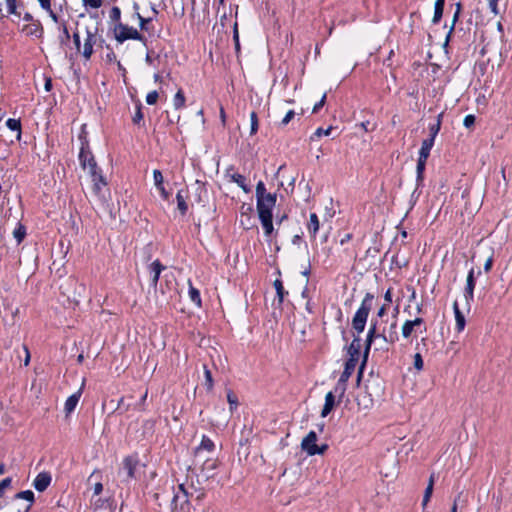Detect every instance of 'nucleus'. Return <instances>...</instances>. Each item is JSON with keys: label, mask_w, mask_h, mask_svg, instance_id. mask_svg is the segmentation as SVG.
Here are the masks:
<instances>
[{"label": "nucleus", "mask_w": 512, "mask_h": 512, "mask_svg": "<svg viewBox=\"0 0 512 512\" xmlns=\"http://www.w3.org/2000/svg\"><path fill=\"white\" fill-rule=\"evenodd\" d=\"M373 299L374 296L370 293H367L352 319V327L357 331L358 334L362 333L365 329L367 318L372 308Z\"/></svg>", "instance_id": "nucleus-1"}, {"label": "nucleus", "mask_w": 512, "mask_h": 512, "mask_svg": "<svg viewBox=\"0 0 512 512\" xmlns=\"http://www.w3.org/2000/svg\"><path fill=\"white\" fill-rule=\"evenodd\" d=\"M79 138L81 141V148H80V152H79L80 165L89 174L92 172L95 173V171L98 169H97V165L94 160V157L88 149V143H87L85 137L80 136Z\"/></svg>", "instance_id": "nucleus-2"}, {"label": "nucleus", "mask_w": 512, "mask_h": 512, "mask_svg": "<svg viewBox=\"0 0 512 512\" xmlns=\"http://www.w3.org/2000/svg\"><path fill=\"white\" fill-rule=\"evenodd\" d=\"M317 434L314 431H310L307 436L302 440L301 447L302 449L310 456L316 454H323L327 449V445H323L322 447H318L316 444Z\"/></svg>", "instance_id": "nucleus-3"}, {"label": "nucleus", "mask_w": 512, "mask_h": 512, "mask_svg": "<svg viewBox=\"0 0 512 512\" xmlns=\"http://www.w3.org/2000/svg\"><path fill=\"white\" fill-rule=\"evenodd\" d=\"M115 37H116V40L119 42H124L125 40H128V39H133V40L141 39L140 33L135 28L129 27V26L121 24V23L115 27Z\"/></svg>", "instance_id": "nucleus-4"}, {"label": "nucleus", "mask_w": 512, "mask_h": 512, "mask_svg": "<svg viewBox=\"0 0 512 512\" xmlns=\"http://www.w3.org/2000/svg\"><path fill=\"white\" fill-rule=\"evenodd\" d=\"M276 204V195L265 196L257 200V212L259 218L272 216V210Z\"/></svg>", "instance_id": "nucleus-5"}, {"label": "nucleus", "mask_w": 512, "mask_h": 512, "mask_svg": "<svg viewBox=\"0 0 512 512\" xmlns=\"http://www.w3.org/2000/svg\"><path fill=\"white\" fill-rule=\"evenodd\" d=\"M85 38H84V45H83V51L82 55L89 59L91 55L93 54V47L97 44L99 37L95 31H91L90 29H86L85 31Z\"/></svg>", "instance_id": "nucleus-6"}, {"label": "nucleus", "mask_w": 512, "mask_h": 512, "mask_svg": "<svg viewBox=\"0 0 512 512\" xmlns=\"http://www.w3.org/2000/svg\"><path fill=\"white\" fill-rule=\"evenodd\" d=\"M474 288H475V270L471 269L468 272L467 279H466V287L464 292V297L467 306H470V302L473 300L474 297Z\"/></svg>", "instance_id": "nucleus-7"}, {"label": "nucleus", "mask_w": 512, "mask_h": 512, "mask_svg": "<svg viewBox=\"0 0 512 512\" xmlns=\"http://www.w3.org/2000/svg\"><path fill=\"white\" fill-rule=\"evenodd\" d=\"M423 326V319L422 318H416L414 320H407L404 322L402 326V336L404 338L410 337L414 332L417 330H420V328Z\"/></svg>", "instance_id": "nucleus-8"}, {"label": "nucleus", "mask_w": 512, "mask_h": 512, "mask_svg": "<svg viewBox=\"0 0 512 512\" xmlns=\"http://www.w3.org/2000/svg\"><path fill=\"white\" fill-rule=\"evenodd\" d=\"M379 334H381V332H378V330H377V321L372 320L369 330H368V333H367V338H366V347H365V352H364L365 358L367 357V355L369 353L372 342L375 339H381Z\"/></svg>", "instance_id": "nucleus-9"}, {"label": "nucleus", "mask_w": 512, "mask_h": 512, "mask_svg": "<svg viewBox=\"0 0 512 512\" xmlns=\"http://www.w3.org/2000/svg\"><path fill=\"white\" fill-rule=\"evenodd\" d=\"M51 483V475L47 472L39 473L36 478L33 481L34 488L39 491L43 492L47 489V487Z\"/></svg>", "instance_id": "nucleus-10"}, {"label": "nucleus", "mask_w": 512, "mask_h": 512, "mask_svg": "<svg viewBox=\"0 0 512 512\" xmlns=\"http://www.w3.org/2000/svg\"><path fill=\"white\" fill-rule=\"evenodd\" d=\"M90 176H91V179L93 182V187H92L93 192L96 195H100L102 188L106 186L104 177L102 176V174L100 173L99 170H96L95 173H93V172L90 173Z\"/></svg>", "instance_id": "nucleus-11"}, {"label": "nucleus", "mask_w": 512, "mask_h": 512, "mask_svg": "<svg viewBox=\"0 0 512 512\" xmlns=\"http://www.w3.org/2000/svg\"><path fill=\"white\" fill-rule=\"evenodd\" d=\"M397 322L394 321L389 328L388 333L383 330L379 336L381 337V340H383L385 343L393 344L398 340V334L396 331Z\"/></svg>", "instance_id": "nucleus-12"}, {"label": "nucleus", "mask_w": 512, "mask_h": 512, "mask_svg": "<svg viewBox=\"0 0 512 512\" xmlns=\"http://www.w3.org/2000/svg\"><path fill=\"white\" fill-rule=\"evenodd\" d=\"M357 362H354V359H348L345 363L344 371L342 372L338 384H345L349 377L355 370Z\"/></svg>", "instance_id": "nucleus-13"}, {"label": "nucleus", "mask_w": 512, "mask_h": 512, "mask_svg": "<svg viewBox=\"0 0 512 512\" xmlns=\"http://www.w3.org/2000/svg\"><path fill=\"white\" fill-rule=\"evenodd\" d=\"M149 269L151 274V283L153 286H156L164 266L158 260H155L150 264Z\"/></svg>", "instance_id": "nucleus-14"}, {"label": "nucleus", "mask_w": 512, "mask_h": 512, "mask_svg": "<svg viewBox=\"0 0 512 512\" xmlns=\"http://www.w3.org/2000/svg\"><path fill=\"white\" fill-rule=\"evenodd\" d=\"M360 349H361V340L359 337H356L353 339L350 346L348 347L349 359H354V362H358L359 355H360Z\"/></svg>", "instance_id": "nucleus-15"}, {"label": "nucleus", "mask_w": 512, "mask_h": 512, "mask_svg": "<svg viewBox=\"0 0 512 512\" xmlns=\"http://www.w3.org/2000/svg\"><path fill=\"white\" fill-rule=\"evenodd\" d=\"M335 403L334 393L332 391L328 392L325 396V403L321 411V416L326 417L333 410Z\"/></svg>", "instance_id": "nucleus-16"}, {"label": "nucleus", "mask_w": 512, "mask_h": 512, "mask_svg": "<svg viewBox=\"0 0 512 512\" xmlns=\"http://www.w3.org/2000/svg\"><path fill=\"white\" fill-rule=\"evenodd\" d=\"M80 396H81V392L78 391L68 397V399L65 402V406H64V410L67 414H70L75 409V407L77 406V404L79 402Z\"/></svg>", "instance_id": "nucleus-17"}, {"label": "nucleus", "mask_w": 512, "mask_h": 512, "mask_svg": "<svg viewBox=\"0 0 512 512\" xmlns=\"http://www.w3.org/2000/svg\"><path fill=\"white\" fill-rule=\"evenodd\" d=\"M453 310L455 314L456 329L460 332L465 327V317L460 311L457 301L453 303Z\"/></svg>", "instance_id": "nucleus-18"}, {"label": "nucleus", "mask_w": 512, "mask_h": 512, "mask_svg": "<svg viewBox=\"0 0 512 512\" xmlns=\"http://www.w3.org/2000/svg\"><path fill=\"white\" fill-rule=\"evenodd\" d=\"M320 223L318 216L315 213L310 214L309 222H308V232L310 236L315 237L317 232L319 231Z\"/></svg>", "instance_id": "nucleus-19"}, {"label": "nucleus", "mask_w": 512, "mask_h": 512, "mask_svg": "<svg viewBox=\"0 0 512 512\" xmlns=\"http://www.w3.org/2000/svg\"><path fill=\"white\" fill-rule=\"evenodd\" d=\"M433 145H434L433 138H427V139L423 140L420 151H419V157L428 159Z\"/></svg>", "instance_id": "nucleus-20"}, {"label": "nucleus", "mask_w": 512, "mask_h": 512, "mask_svg": "<svg viewBox=\"0 0 512 512\" xmlns=\"http://www.w3.org/2000/svg\"><path fill=\"white\" fill-rule=\"evenodd\" d=\"M445 0H436L434 4V15L432 18V23L437 24L442 18L443 10H444Z\"/></svg>", "instance_id": "nucleus-21"}, {"label": "nucleus", "mask_w": 512, "mask_h": 512, "mask_svg": "<svg viewBox=\"0 0 512 512\" xmlns=\"http://www.w3.org/2000/svg\"><path fill=\"white\" fill-rule=\"evenodd\" d=\"M176 200L178 210L181 212L182 215L186 214L188 210V205L186 203V196L183 194L182 190L177 192Z\"/></svg>", "instance_id": "nucleus-22"}, {"label": "nucleus", "mask_w": 512, "mask_h": 512, "mask_svg": "<svg viewBox=\"0 0 512 512\" xmlns=\"http://www.w3.org/2000/svg\"><path fill=\"white\" fill-rule=\"evenodd\" d=\"M272 217L273 216L259 218L260 221H261L262 227L264 229L265 236L268 237V238L271 237V234H272V232L274 230L273 222H272Z\"/></svg>", "instance_id": "nucleus-23"}, {"label": "nucleus", "mask_w": 512, "mask_h": 512, "mask_svg": "<svg viewBox=\"0 0 512 512\" xmlns=\"http://www.w3.org/2000/svg\"><path fill=\"white\" fill-rule=\"evenodd\" d=\"M231 181L236 183L244 192H249V188L246 183V178L238 173H234L231 176Z\"/></svg>", "instance_id": "nucleus-24"}, {"label": "nucleus", "mask_w": 512, "mask_h": 512, "mask_svg": "<svg viewBox=\"0 0 512 512\" xmlns=\"http://www.w3.org/2000/svg\"><path fill=\"white\" fill-rule=\"evenodd\" d=\"M15 498L24 499L29 502V505L25 508V511L27 512L34 502V493L31 490L21 491L15 495Z\"/></svg>", "instance_id": "nucleus-25"}, {"label": "nucleus", "mask_w": 512, "mask_h": 512, "mask_svg": "<svg viewBox=\"0 0 512 512\" xmlns=\"http://www.w3.org/2000/svg\"><path fill=\"white\" fill-rule=\"evenodd\" d=\"M215 448L214 442L207 436H203L197 451L205 450L207 452H212Z\"/></svg>", "instance_id": "nucleus-26"}, {"label": "nucleus", "mask_w": 512, "mask_h": 512, "mask_svg": "<svg viewBox=\"0 0 512 512\" xmlns=\"http://www.w3.org/2000/svg\"><path fill=\"white\" fill-rule=\"evenodd\" d=\"M460 11H461V5L457 4L456 11H455V13L453 15L452 24H451V27H450V29L448 31L447 36H446L445 44L444 45H447L448 42L450 41L451 35H452L453 31H454L455 23L457 22V20L459 18Z\"/></svg>", "instance_id": "nucleus-27"}, {"label": "nucleus", "mask_w": 512, "mask_h": 512, "mask_svg": "<svg viewBox=\"0 0 512 512\" xmlns=\"http://www.w3.org/2000/svg\"><path fill=\"white\" fill-rule=\"evenodd\" d=\"M185 96L182 90H178L173 98V106L175 109H181L185 105Z\"/></svg>", "instance_id": "nucleus-28"}, {"label": "nucleus", "mask_w": 512, "mask_h": 512, "mask_svg": "<svg viewBox=\"0 0 512 512\" xmlns=\"http://www.w3.org/2000/svg\"><path fill=\"white\" fill-rule=\"evenodd\" d=\"M204 386L206 387L207 391H211L214 386L211 371L207 368V366H204Z\"/></svg>", "instance_id": "nucleus-29"}, {"label": "nucleus", "mask_w": 512, "mask_h": 512, "mask_svg": "<svg viewBox=\"0 0 512 512\" xmlns=\"http://www.w3.org/2000/svg\"><path fill=\"white\" fill-rule=\"evenodd\" d=\"M433 484H434V479H433V476L430 477V480H429V483H428V486L425 490V493H424V497H423V501H422V505L423 507H425L427 505V503L429 502L431 496H432V493H433Z\"/></svg>", "instance_id": "nucleus-30"}, {"label": "nucleus", "mask_w": 512, "mask_h": 512, "mask_svg": "<svg viewBox=\"0 0 512 512\" xmlns=\"http://www.w3.org/2000/svg\"><path fill=\"white\" fill-rule=\"evenodd\" d=\"M426 161H427V159H425V158H420V157L418 158L417 167H416L418 182H421L423 180V173L425 170Z\"/></svg>", "instance_id": "nucleus-31"}, {"label": "nucleus", "mask_w": 512, "mask_h": 512, "mask_svg": "<svg viewBox=\"0 0 512 512\" xmlns=\"http://www.w3.org/2000/svg\"><path fill=\"white\" fill-rule=\"evenodd\" d=\"M333 130V127H328L327 129L318 128L310 137L311 141H315L316 139L322 137V136H329L331 135V132Z\"/></svg>", "instance_id": "nucleus-32"}, {"label": "nucleus", "mask_w": 512, "mask_h": 512, "mask_svg": "<svg viewBox=\"0 0 512 512\" xmlns=\"http://www.w3.org/2000/svg\"><path fill=\"white\" fill-rule=\"evenodd\" d=\"M272 193H268L266 191V187L262 181L258 182L256 185V198L257 200L265 198V196H271Z\"/></svg>", "instance_id": "nucleus-33"}, {"label": "nucleus", "mask_w": 512, "mask_h": 512, "mask_svg": "<svg viewBox=\"0 0 512 512\" xmlns=\"http://www.w3.org/2000/svg\"><path fill=\"white\" fill-rule=\"evenodd\" d=\"M274 287H275V290L277 293L278 301H279V303H282L284 300L285 294H287V292H285V290H284L282 282L278 279L275 280Z\"/></svg>", "instance_id": "nucleus-34"}, {"label": "nucleus", "mask_w": 512, "mask_h": 512, "mask_svg": "<svg viewBox=\"0 0 512 512\" xmlns=\"http://www.w3.org/2000/svg\"><path fill=\"white\" fill-rule=\"evenodd\" d=\"M189 297H190L191 301L193 303H195L197 306L201 305L200 293L196 288H194L192 286H190V289H189Z\"/></svg>", "instance_id": "nucleus-35"}, {"label": "nucleus", "mask_w": 512, "mask_h": 512, "mask_svg": "<svg viewBox=\"0 0 512 512\" xmlns=\"http://www.w3.org/2000/svg\"><path fill=\"white\" fill-rule=\"evenodd\" d=\"M227 401H228L229 406H230V411L233 412V410L236 409L237 406H238V398L230 390L227 392Z\"/></svg>", "instance_id": "nucleus-36"}, {"label": "nucleus", "mask_w": 512, "mask_h": 512, "mask_svg": "<svg viewBox=\"0 0 512 512\" xmlns=\"http://www.w3.org/2000/svg\"><path fill=\"white\" fill-rule=\"evenodd\" d=\"M5 8L8 14H17L16 0H5Z\"/></svg>", "instance_id": "nucleus-37"}, {"label": "nucleus", "mask_w": 512, "mask_h": 512, "mask_svg": "<svg viewBox=\"0 0 512 512\" xmlns=\"http://www.w3.org/2000/svg\"><path fill=\"white\" fill-rule=\"evenodd\" d=\"M158 98H159V94H158V92H157V91H155V90H154V91H151V92H149V93L147 94V96H146V102H147V104H149V105H154V104H156V103H157Z\"/></svg>", "instance_id": "nucleus-38"}, {"label": "nucleus", "mask_w": 512, "mask_h": 512, "mask_svg": "<svg viewBox=\"0 0 512 512\" xmlns=\"http://www.w3.org/2000/svg\"><path fill=\"white\" fill-rule=\"evenodd\" d=\"M6 125L9 129L13 131H20L21 128L20 121L16 119H8Z\"/></svg>", "instance_id": "nucleus-39"}, {"label": "nucleus", "mask_w": 512, "mask_h": 512, "mask_svg": "<svg viewBox=\"0 0 512 512\" xmlns=\"http://www.w3.org/2000/svg\"><path fill=\"white\" fill-rule=\"evenodd\" d=\"M124 467H125V469L127 471L128 477L129 478H133L134 477V469H135V467H134V465H133V463H132V461L130 459H126L124 461Z\"/></svg>", "instance_id": "nucleus-40"}, {"label": "nucleus", "mask_w": 512, "mask_h": 512, "mask_svg": "<svg viewBox=\"0 0 512 512\" xmlns=\"http://www.w3.org/2000/svg\"><path fill=\"white\" fill-rule=\"evenodd\" d=\"M250 122H251V134H255L258 129V118L255 112L250 114Z\"/></svg>", "instance_id": "nucleus-41"}, {"label": "nucleus", "mask_w": 512, "mask_h": 512, "mask_svg": "<svg viewBox=\"0 0 512 512\" xmlns=\"http://www.w3.org/2000/svg\"><path fill=\"white\" fill-rule=\"evenodd\" d=\"M155 187H156V189L158 190V192L160 193L161 197L164 200H168L169 199L170 193L165 189L164 182L162 184L155 185Z\"/></svg>", "instance_id": "nucleus-42"}, {"label": "nucleus", "mask_w": 512, "mask_h": 512, "mask_svg": "<svg viewBox=\"0 0 512 512\" xmlns=\"http://www.w3.org/2000/svg\"><path fill=\"white\" fill-rule=\"evenodd\" d=\"M153 181L154 185L162 184L164 182V177L160 170L155 169L153 171Z\"/></svg>", "instance_id": "nucleus-43"}, {"label": "nucleus", "mask_w": 512, "mask_h": 512, "mask_svg": "<svg viewBox=\"0 0 512 512\" xmlns=\"http://www.w3.org/2000/svg\"><path fill=\"white\" fill-rule=\"evenodd\" d=\"M11 478H5L3 479L2 481H0V497H2V495L4 494L5 490L10 487L11 485Z\"/></svg>", "instance_id": "nucleus-44"}, {"label": "nucleus", "mask_w": 512, "mask_h": 512, "mask_svg": "<svg viewBox=\"0 0 512 512\" xmlns=\"http://www.w3.org/2000/svg\"><path fill=\"white\" fill-rule=\"evenodd\" d=\"M25 236V229L22 226H19L14 230V237L17 239V242L20 243Z\"/></svg>", "instance_id": "nucleus-45"}, {"label": "nucleus", "mask_w": 512, "mask_h": 512, "mask_svg": "<svg viewBox=\"0 0 512 512\" xmlns=\"http://www.w3.org/2000/svg\"><path fill=\"white\" fill-rule=\"evenodd\" d=\"M102 2H103L102 0H83V4L85 6H88V7L94 8V9L101 7Z\"/></svg>", "instance_id": "nucleus-46"}, {"label": "nucleus", "mask_w": 512, "mask_h": 512, "mask_svg": "<svg viewBox=\"0 0 512 512\" xmlns=\"http://www.w3.org/2000/svg\"><path fill=\"white\" fill-rule=\"evenodd\" d=\"M475 123V116L472 115V114H469V115H466L464 120H463V125L466 127V128H471Z\"/></svg>", "instance_id": "nucleus-47"}, {"label": "nucleus", "mask_w": 512, "mask_h": 512, "mask_svg": "<svg viewBox=\"0 0 512 512\" xmlns=\"http://www.w3.org/2000/svg\"><path fill=\"white\" fill-rule=\"evenodd\" d=\"M414 367L417 370H422V368H423V359H422V356L420 353H416L414 355Z\"/></svg>", "instance_id": "nucleus-48"}, {"label": "nucleus", "mask_w": 512, "mask_h": 512, "mask_svg": "<svg viewBox=\"0 0 512 512\" xmlns=\"http://www.w3.org/2000/svg\"><path fill=\"white\" fill-rule=\"evenodd\" d=\"M294 116H295L294 111L293 110H289L286 113V115L284 116V118L282 119L281 124L282 125H287L293 119Z\"/></svg>", "instance_id": "nucleus-49"}, {"label": "nucleus", "mask_w": 512, "mask_h": 512, "mask_svg": "<svg viewBox=\"0 0 512 512\" xmlns=\"http://www.w3.org/2000/svg\"><path fill=\"white\" fill-rule=\"evenodd\" d=\"M325 100H326V94H324L322 96L321 100L314 105L312 112L317 113L319 111V109L322 108L323 105L325 104Z\"/></svg>", "instance_id": "nucleus-50"}, {"label": "nucleus", "mask_w": 512, "mask_h": 512, "mask_svg": "<svg viewBox=\"0 0 512 512\" xmlns=\"http://www.w3.org/2000/svg\"><path fill=\"white\" fill-rule=\"evenodd\" d=\"M499 0H489V7H490V10L491 12L494 14V15H497L499 13L498 11V5H497V2Z\"/></svg>", "instance_id": "nucleus-51"}, {"label": "nucleus", "mask_w": 512, "mask_h": 512, "mask_svg": "<svg viewBox=\"0 0 512 512\" xmlns=\"http://www.w3.org/2000/svg\"><path fill=\"white\" fill-rule=\"evenodd\" d=\"M439 129H440V122H438L436 125L431 126L430 127L431 135L429 138H433V141H434Z\"/></svg>", "instance_id": "nucleus-52"}, {"label": "nucleus", "mask_w": 512, "mask_h": 512, "mask_svg": "<svg viewBox=\"0 0 512 512\" xmlns=\"http://www.w3.org/2000/svg\"><path fill=\"white\" fill-rule=\"evenodd\" d=\"M217 467V464L215 461H210V460H207L205 463H204V466H203V469H206V470H214L216 469Z\"/></svg>", "instance_id": "nucleus-53"}, {"label": "nucleus", "mask_w": 512, "mask_h": 512, "mask_svg": "<svg viewBox=\"0 0 512 512\" xmlns=\"http://www.w3.org/2000/svg\"><path fill=\"white\" fill-rule=\"evenodd\" d=\"M103 491V485L100 482H97L93 486V493L94 495H99Z\"/></svg>", "instance_id": "nucleus-54"}, {"label": "nucleus", "mask_w": 512, "mask_h": 512, "mask_svg": "<svg viewBox=\"0 0 512 512\" xmlns=\"http://www.w3.org/2000/svg\"><path fill=\"white\" fill-rule=\"evenodd\" d=\"M492 265H493V258L490 256L485 264H484V271L485 272H489L491 269H492Z\"/></svg>", "instance_id": "nucleus-55"}, {"label": "nucleus", "mask_w": 512, "mask_h": 512, "mask_svg": "<svg viewBox=\"0 0 512 512\" xmlns=\"http://www.w3.org/2000/svg\"><path fill=\"white\" fill-rule=\"evenodd\" d=\"M352 239V234L346 233L343 235V237L340 239V245H345Z\"/></svg>", "instance_id": "nucleus-56"}, {"label": "nucleus", "mask_w": 512, "mask_h": 512, "mask_svg": "<svg viewBox=\"0 0 512 512\" xmlns=\"http://www.w3.org/2000/svg\"><path fill=\"white\" fill-rule=\"evenodd\" d=\"M388 306H389L388 304H383V305L379 308V310H378V312H377V316H378V317H380V318H381V317H383V316L386 314V312H387V308H388Z\"/></svg>", "instance_id": "nucleus-57"}, {"label": "nucleus", "mask_w": 512, "mask_h": 512, "mask_svg": "<svg viewBox=\"0 0 512 512\" xmlns=\"http://www.w3.org/2000/svg\"><path fill=\"white\" fill-rule=\"evenodd\" d=\"M111 18L119 19L120 18V9L118 7H113L111 10Z\"/></svg>", "instance_id": "nucleus-58"}, {"label": "nucleus", "mask_w": 512, "mask_h": 512, "mask_svg": "<svg viewBox=\"0 0 512 512\" xmlns=\"http://www.w3.org/2000/svg\"><path fill=\"white\" fill-rule=\"evenodd\" d=\"M385 304H390L392 302V291L391 289H388L384 295Z\"/></svg>", "instance_id": "nucleus-59"}, {"label": "nucleus", "mask_w": 512, "mask_h": 512, "mask_svg": "<svg viewBox=\"0 0 512 512\" xmlns=\"http://www.w3.org/2000/svg\"><path fill=\"white\" fill-rule=\"evenodd\" d=\"M44 10H50V0H38Z\"/></svg>", "instance_id": "nucleus-60"}, {"label": "nucleus", "mask_w": 512, "mask_h": 512, "mask_svg": "<svg viewBox=\"0 0 512 512\" xmlns=\"http://www.w3.org/2000/svg\"><path fill=\"white\" fill-rule=\"evenodd\" d=\"M142 119H143V114H142V112L140 111V109H138V110H137V112H136V114H135V116H134V118H133V121H134L135 123H138V122H140Z\"/></svg>", "instance_id": "nucleus-61"}, {"label": "nucleus", "mask_w": 512, "mask_h": 512, "mask_svg": "<svg viewBox=\"0 0 512 512\" xmlns=\"http://www.w3.org/2000/svg\"><path fill=\"white\" fill-rule=\"evenodd\" d=\"M137 18L139 19L141 29H145V23L148 22V20L143 18L139 13H137Z\"/></svg>", "instance_id": "nucleus-62"}, {"label": "nucleus", "mask_w": 512, "mask_h": 512, "mask_svg": "<svg viewBox=\"0 0 512 512\" xmlns=\"http://www.w3.org/2000/svg\"><path fill=\"white\" fill-rule=\"evenodd\" d=\"M73 38H74L75 45L79 49V47H80V35H79V32L74 33Z\"/></svg>", "instance_id": "nucleus-63"}, {"label": "nucleus", "mask_w": 512, "mask_h": 512, "mask_svg": "<svg viewBox=\"0 0 512 512\" xmlns=\"http://www.w3.org/2000/svg\"><path fill=\"white\" fill-rule=\"evenodd\" d=\"M233 39H234V42L239 41L237 23L234 24Z\"/></svg>", "instance_id": "nucleus-64"}]
</instances>
